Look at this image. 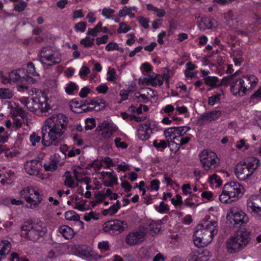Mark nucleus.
Wrapping results in <instances>:
<instances>
[{
  "mask_svg": "<svg viewBox=\"0 0 261 261\" xmlns=\"http://www.w3.org/2000/svg\"><path fill=\"white\" fill-rule=\"evenodd\" d=\"M202 22L206 29H212L216 26V21L210 17H205L202 19Z\"/></svg>",
  "mask_w": 261,
  "mask_h": 261,
  "instance_id": "f704fd0d",
  "label": "nucleus"
},
{
  "mask_svg": "<svg viewBox=\"0 0 261 261\" xmlns=\"http://www.w3.org/2000/svg\"><path fill=\"white\" fill-rule=\"evenodd\" d=\"M134 99L137 101H142L147 99V96L144 94H141L140 92H136L134 94Z\"/></svg>",
  "mask_w": 261,
  "mask_h": 261,
  "instance_id": "774afa93",
  "label": "nucleus"
},
{
  "mask_svg": "<svg viewBox=\"0 0 261 261\" xmlns=\"http://www.w3.org/2000/svg\"><path fill=\"white\" fill-rule=\"evenodd\" d=\"M206 85L210 86L211 89L218 87L222 85L218 78L216 76H208L203 79Z\"/></svg>",
  "mask_w": 261,
  "mask_h": 261,
  "instance_id": "393cba45",
  "label": "nucleus"
},
{
  "mask_svg": "<svg viewBox=\"0 0 261 261\" xmlns=\"http://www.w3.org/2000/svg\"><path fill=\"white\" fill-rule=\"evenodd\" d=\"M106 50L108 51H112L114 50H119L120 48L119 45L117 43L110 42L108 43L105 48Z\"/></svg>",
  "mask_w": 261,
  "mask_h": 261,
  "instance_id": "864d4df0",
  "label": "nucleus"
},
{
  "mask_svg": "<svg viewBox=\"0 0 261 261\" xmlns=\"http://www.w3.org/2000/svg\"><path fill=\"white\" fill-rule=\"evenodd\" d=\"M77 86L75 83L71 82L67 85L65 90L67 94H72L74 91L77 90Z\"/></svg>",
  "mask_w": 261,
  "mask_h": 261,
  "instance_id": "37998d69",
  "label": "nucleus"
},
{
  "mask_svg": "<svg viewBox=\"0 0 261 261\" xmlns=\"http://www.w3.org/2000/svg\"><path fill=\"white\" fill-rule=\"evenodd\" d=\"M171 203L174 205V206H178L179 205H181L183 203L182 200V197L180 195H176L175 198H172L171 199Z\"/></svg>",
  "mask_w": 261,
  "mask_h": 261,
  "instance_id": "13d9d810",
  "label": "nucleus"
},
{
  "mask_svg": "<svg viewBox=\"0 0 261 261\" xmlns=\"http://www.w3.org/2000/svg\"><path fill=\"white\" fill-rule=\"evenodd\" d=\"M248 210L255 217L261 216V195H252L247 201Z\"/></svg>",
  "mask_w": 261,
  "mask_h": 261,
  "instance_id": "2eb2a0df",
  "label": "nucleus"
},
{
  "mask_svg": "<svg viewBox=\"0 0 261 261\" xmlns=\"http://www.w3.org/2000/svg\"><path fill=\"white\" fill-rule=\"evenodd\" d=\"M143 81L146 85H150L152 87L161 86L163 84L164 77L160 74H155L153 73L152 75H149L148 77L144 78Z\"/></svg>",
  "mask_w": 261,
  "mask_h": 261,
  "instance_id": "aec40b11",
  "label": "nucleus"
},
{
  "mask_svg": "<svg viewBox=\"0 0 261 261\" xmlns=\"http://www.w3.org/2000/svg\"><path fill=\"white\" fill-rule=\"evenodd\" d=\"M94 101L98 102V104L94 103V105H90L91 107H94L95 105V108L94 109L96 111H100L103 110L105 107V101L103 99H98L97 98L92 99Z\"/></svg>",
  "mask_w": 261,
  "mask_h": 261,
  "instance_id": "a19ab883",
  "label": "nucleus"
},
{
  "mask_svg": "<svg viewBox=\"0 0 261 261\" xmlns=\"http://www.w3.org/2000/svg\"><path fill=\"white\" fill-rule=\"evenodd\" d=\"M82 106L81 101L73 99L71 100L69 103V107L71 110L75 113H82Z\"/></svg>",
  "mask_w": 261,
  "mask_h": 261,
  "instance_id": "7c9ffc66",
  "label": "nucleus"
},
{
  "mask_svg": "<svg viewBox=\"0 0 261 261\" xmlns=\"http://www.w3.org/2000/svg\"><path fill=\"white\" fill-rule=\"evenodd\" d=\"M39 61L42 64H47V62L51 63L48 64V65H56L62 61V56L61 54L53 51L50 47H43L40 52Z\"/></svg>",
  "mask_w": 261,
  "mask_h": 261,
  "instance_id": "9b49d317",
  "label": "nucleus"
},
{
  "mask_svg": "<svg viewBox=\"0 0 261 261\" xmlns=\"http://www.w3.org/2000/svg\"><path fill=\"white\" fill-rule=\"evenodd\" d=\"M155 208L156 211L161 214L169 211L168 205L163 201L160 202L159 206H155Z\"/></svg>",
  "mask_w": 261,
  "mask_h": 261,
  "instance_id": "c03bdc74",
  "label": "nucleus"
},
{
  "mask_svg": "<svg viewBox=\"0 0 261 261\" xmlns=\"http://www.w3.org/2000/svg\"><path fill=\"white\" fill-rule=\"evenodd\" d=\"M161 113L162 114H165L167 116L172 117L175 113V107L172 105H167L162 108Z\"/></svg>",
  "mask_w": 261,
  "mask_h": 261,
  "instance_id": "c9c22d12",
  "label": "nucleus"
},
{
  "mask_svg": "<svg viewBox=\"0 0 261 261\" xmlns=\"http://www.w3.org/2000/svg\"><path fill=\"white\" fill-rule=\"evenodd\" d=\"M65 218L67 220L77 221L80 220V216L73 211H69L65 213Z\"/></svg>",
  "mask_w": 261,
  "mask_h": 261,
  "instance_id": "4c0bfd02",
  "label": "nucleus"
},
{
  "mask_svg": "<svg viewBox=\"0 0 261 261\" xmlns=\"http://www.w3.org/2000/svg\"><path fill=\"white\" fill-rule=\"evenodd\" d=\"M114 12V10L112 9L105 8L102 10V15L106 18L109 19L112 17Z\"/></svg>",
  "mask_w": 261,
  "mask_h": 261,
  "instance_id": "603ef678",
  "label": "nucleus"
},
{
  "mask_svg": "<svg viewBox=\"0 0 261 261\" xmlns=\"http://www.w3.org/2000/svg\"><path fill=\"white\" fill-rule=\"evenodd\" d=\"M209 254L210 252L207 250L196 252L192 255L191 259L192 261H207L209 259Z\"/></svg>",
  "mask_w": 261,
  "mask_h": 261,
  "instance_id": "b1692460",
  "label": "nucleus"
},
{
  "mask_svg": "<svg viewBox=\"0 0 261 261\" xmlns=\"http://www.w3.org/2000/svg\"><path fill=\"white\" fill-rule=\"evenodd\" d=\"M181 189L185 195L189 194L191 197H194L195 196V194H192V192L189 191L191 189V187L189 184L183 185L181 187Z\"/></svg>",
  "mask_w": 261,
  "mask_h": 261,
  "instance_id": "052dcab7",
  "label": "nucleus"
},
{
  "mask_svg": "<svg viewBox=\"0 0 261 261\" xmlns=\"http://www.w3.org/2000/svg\"><path fill=\"white\" fill-rule=\"evenodd\" d=\"M160 228L161 225L152 221L148 224L147 229L149 231L150 234L153 236L154 233L160 231Z\"/></svg>",
  "mask_w": 261,
  "mask_h": 261,
  "instance_id": "473e14b6",
  "label": "nucleus"
},
{
  "mask_svg": "<svg viewBox=\"0 0 261 261\" xmlns=\"http://www.w3.org/2000/svg\"><path fill=\"white\" fill-rule=\"evenodd\" d=\"M20 70H14L9 74L10 80L19 84V85L23 84L22 76L20 75Z\"/></svg>",
  "mask_w": 261,
  "mask_h": 261,
  "instance_id": "cd10ccee",
  "label": "nucleus"
},
{
  "mask_svg": "<svg viewBox=\"0 0 261 261\" xmlns=\"http://www.w3.org/2000/svg\"><path fill=\"white\" fill-rule=\"evenodd\" d=\"M27 71L28 73L34 76L38 74L35 70V66L32 62H29L28 63Z\"/></svg>",
  "mask_w": 261,
  "mask_h": 261,
  "instance_id": "5fc2aeb1",
  "label": "nucleus"
},
{
  "mask_svg": "<svg viewBox=\"0 0 261 261\" xmlns=\"http://www.w3.org/2000/svg\"><path fill=\"white\" fill-rule=\"evenodd\" d=\"M259 160L256 158L251 157L241 162L236 167V175L241 180H245L249 178L258 168Z\"/></svg>",
  "mask_w": 261,
  "mask_h": 261,
  "instance_id": "423d86ee",
  "label": "nucleus"
},
{
  "mask_svg": "<svg viewBox=\"0 0 261 261\" xmlns=\"http://www.w3.org/2000/svg\"><path fill=\"white\" fill-rule=\"evenodd\" d=\"M13 94L8 89H0V98L10 99L12 97Z\"/></svg>",
  "mask_w": 261,
  "mask_h": 261,
  "instance_id": "ea45409f",
  "label": "nucleus"
},
{
  "mask_svg": "<svg viewBox=\"0 0 261 261\" xmlns=\"http://www.w3.org/2000/svg\"><path fill=\"white\" fill-rule=\"evenodd\" d=\"M127 227L125 221L113 220L107 221L103 224V230L110 234L116 235L123 232Z\"/></svg>",
  "mask_w": 261,
  "mask_h": 261,
  "instance_id": "f8f14e48",
  "label": "nucleus"
},
{
  "mask_svg": "<svg viewBox=\"0 0 261 261\" xmlns=\"http://www.w3.org/2000/svg\"><path fill=\"white\" fill-rule=\"evenodd\" d=\"M116 74L115 69L113 68L109 67L108 71V74L109 75V77H108V80L109 81H115L116 80Z\"/></svg>",
  "mask_w": 261,
  "mask_h": 261,
  "instance_id": "69168bd1",
  "label": "nucleus"
},
{
  "mask_svg": "<svg viewBox=\"0 0 261 261\" xmlns=\"http://www.w3.org/2000/svg\"><path fill=\"white\" fill-rule=\"evenodd\" d=\"M20 236L32 242H37L47 232V228L41 220L24 222L20 227Z\"/></svg>",
  "mask_w": 261,
  "mask_h": 261,
  "instance_id": "7ed1b4c3",
  "label": "nucleus"
},
{
  "mask_svg": "<svg viewBox=\"0 0 261 261\" xmlns=\"http://www.w3.org/2000/svg\"><path fill=\"white\" fill-rule=\"evenodd\" d=\"M203 167L206 171L214 170L218 166L219 159L214 152L204 150L199 154Z\"/></svg>",
  "mask_w": 261,
  "mask_h": 261,
  "instance_id": "9d476101",
  "label": "nucleus"
},
{
  "mask_svg": "<svg viewBox=\"0 0 261 261\" xmlns=\"http://www.w3.org/2000/svg\"><path fill=\"white\" fill-rule=\"evenodd\" d=\"M133 8L124 6L122 9L119 11V15L120 17H124L128 15L130 18H134L135 16V13L132 12Z\"/></svg>",
  "mask_w": 261,
  "mask_h": 261,
  "instance_id": "72a5a7b5",
  "label": "nucleus"
},
{
  "mask_svg": "<svg viewBox=\"0 0 261 261\" xmlns=\"http://www.w3.org/2000/svg\"><path fill=\"white\" fill-rule=\"evenodd\" d=\"M42 163L40 158L27 161L24 164L25 171L31 175H37L42 169Z\"/></svg>",
  "mask_w": 261,
  "mask_h": 261,
  "instance_id": "dca6fc26",
  "label": "nucleus"
},
{
  "mask_svg": "<svg viewBox=\"0 0 261 261\" xmlns=\"http://www.w3.org/2000/svg\"><path fill=\"white\" fill-rule=\"evenodd\" d=\"M27 3L24 1L15 5L14 10L19 12L23 11L27 7Z\"/></svg>",
  "mask_w": 261,
  "mask_h": 261,
  "instance_id": "bf43d9fd",
  "label": "nucleus"
},
{
  "mask_svg": "<svg viewBox=\"0 0 261 261\" xmlns=\"http://www.w3.org/2000/svg\"><path fill=\"white\" fill-rule=\"evenodd\" d=\"M51 161L57 166L58 165H62L63 164V162L61 161V157L58 153H55L53 156H51Z\"/></svg>",
  "mask_w": 261,
  "mask_h": 261,
  "instance_id": "4d7b16f0",
  "label": "nucleus"
},
{
  "mask_svg": "<svg viewBox=\"0 0 261 261\" xmlns=\"http://www.w3.org/2000/svg\"><path fill=\"white\" fill-rule=\"evenodd\" d=\"M81 105H82V109L83 107H86L89 105H95L94 103H96V104L99 103L98 102L95 101H94V100L90 99V98H88V99H87L84 100H82V101H81Z\"/></svg>",
  "mask_w": 261,
  "mask_h": 261,
  "instance_id": "e2e57ef3",
  "label": "nucleus"
},
{
  "mask_svg": "<svg viewBox=\"0 0 261 261\" xmlns=\"http://www.w3.org/2000/svg\"><path fill=\"white\" fill-rule=\"evenodd\" d=\"M224 18L226 20L227 25H233V21H235L236 23H239V21L235 18V15L233 12L231 10H229L225 14Z\"/></svg>",
  "mask_w": 261,
  "mask_h": 261,
  "instance_id": "2f4dec72",
  "label": "nucleus"
},
{
  "mask_svg": "<svg viewBox=\"0 0 261 261\" xmlns=\"http://www.w3.org/2000/svg\"><path fill=\"white\" fill-rule=\"evenodd\" d=\"M64 185L68 186L70 188H74L77 186V184H76L74 182L73 178L70 176H67L64 180Z\"/></svg>",
  "mask_w": 261,
  "mask_h": 261,
  "instance_id": "09e8293b",
  "label": "nucleus"
},
{
  "mask_svg": "<svg viewBox=\"0 0 261 261\" xmlns=\"http://www.w3.org/2000/svg\"><path fill=\"white\" fill-rule=\"evenodd\" d=\"M147 233L146 229L143 226H139L137 229L132 231L126 236L125 243L129 246H134L144 241Z\"/></svg>",
  "mask_w": 261,
  "mask_h": 261,
  "instance_id": "4468645a",
  "label": "nucleus"
},
{
  "mask_svg": "<svg viewBox=\"0 0 261 261\" xmlns=\"http://www.w3.org/2000/svg\"><path fill=\"white\" fill-rule=\"evenodd\" d=\"M245 192L244 187L237 182H230L224 185L219 200L224 203H229L241 198Z\"/></svg>",
  "mask_w": 261,
  "mask_h": 261,
  "instance_id": "39448f33",
  "label": "nucleus"
},
{
  "mask_svg": "<svg viewBox=\"0 0 261 261\" xmlns=\"http://www.w3.org/2000/svg\"><path fill=\"white\" fill-rule=\"evenodd\" d=\"M222 112L220 110H214L204 113L200 115V119L204 122L206 121H212L218 119L221 115Z\"/></svg>",
  "mask_w": 261,
  "mask_h": 261,
  "instance_id": "412c9836",
  "label": "nucleus"
},
{
  "mask_svg": "<svg viewBox=\"0 0 261 261\" xmlns=\"http://www.w3.org/2000/svg\"><path fill=\"white\" fill-rule=\"evenodd\" d=\"M87 24L85 22L81 21L74 25L75 30L77 32H84L86 29Z\"/></svg>",
  "mask_w": 261,
  "mask_h": 261,
  "instance_id": "8fccbe9b",
  "label": "nucleus"
},
{
  "mask_svg": "<svg viewBox=\"0 0 261 261\" xmlns=\"http://www.w3.org/2000/svg\"><path fill=\"white\" fill-rule=\"evenodd\" d=\"M58 231L63 237L67 240L73 238L75 234L73 229L67 225L61 226L59 228Z\"/></svg>",
  "mask_w": 261,
  "mask_h": 261,
  "instance_id": "5701e85b",
  "label": "nucleus"
},
{
  "mask_svg": "<svg viewBox=\"0 0 261 261\" xmlns=\"http://www.w3.org/2000/svg\"><path fill=\"white\" fill-rule=\"evenodd\" d=\"M20 101L28 110L33 112L38 110H40L42 113L46 112L50 109L46 96L40 92L37 96L32 98L22 97Z\"/></svg>",
  "mask_w": 261,
  "mask_h": 261,
  "instance_id": "0eeeda50",
  "label": "nucleus"
},
{
  "mask_svg": "<svg viewBox=\"0 0 261 261\" xmlns=\"http://www.w3.org/2000/svg\"><path fill=\"white\" fill-rule=\"evenodd\" d=\"M232 219L234 221V224H239L241 225L248 222V217L242 211L240 212L239 213H238V214Z\"/></svg>",
  "mask_w": 261,
  "mask_h": 261,
  "instance_id": "bb28decb",
  "label": "nucleus"
},
{
  "mask_svg": "<svg viewBox=\"0 0 261 261\" xmlns=\"http://www.w3.org/2000/svg\"><path fill=\"white\" fill-rule=\"evenodd\" d=\"M19 194L29 204L27 207L31 209L38 206L42 200L39 190L32 187L23 188L20 191Z\"/></svg>",
  "mask_w": 261,
  "mask_h": 261,
  "instance_id": "1a4fd4ad",
  "label": "nucleus"
},
{
  "mask_svg": "<svg viewBox=\"0 0 261 261\" xmlns=\"http://www.w3.org/2000/svg\"><path fill=\"white\" fill-rule=\"evenodd\" d=\"M11 249V244L7 240H3L0 241V252L3 254V255H6L10 252Z\"/></svg>",
  "mask_w": 261,
  "mask_h": 261,
  "instance_id": "c756f323",
  "label": "nucleus"
},
{
  "mask_svg": "<svg viewBox=\"0 0 261 261\" xmlns=\"http://www.w3.org/2000/svg\"><path fill=\"white\" fill-rule=\"evenodd\" d=\"M220 94H218L208 98V104L211 106H214L216 103L218 102L220 100Z\"/></svg>",
  "mask_w": 261,
  "mask_h": 261,
  "instance_id": "680f3d73",
  "label": "nucleus"
},
{
  "mask_svg": "<svg viewBox=\"0 0 261 261\" xmlns=\"http://www.w3.org/2000/svg\"><path fill=\"white\" fill-rule=\"evenodd\" d=\"M140 24L144 28L148 29L149 27L148 23L149 20L147 18H144L143 17L140 16L138 18Z\"/></svg>",
  "mask_w": 261,
  "mask_h": 261,
  "instance_id": "338daca9",
  "label": "nucleus"
},
{
  "mask_svg": "<svg viewBox=\"0 0 261 261\" xmlns=\"http://www.w3.org/2000/svg\"><path fill=\"white\" fill-rule=\"evenodd\" d=\"M209 219L210 217L203 219L197 226V230L193 235V241L197 247H203L211 243L218 233L217 222Z\"/></svg>",
  "mask_w": 261,
  "mask_h": 261,
  "instance_id": "f03ea898",
  "label": "nucleus"
},
{
  "mask_svg": "<svg viewBox=\"0 0 261 261\" xmlns=\"http://www.w3.org/2000/svg\"><path fill=\"white\" fill-rule=\"evenodd\" d=\"M250 241V233L246 230H241L236 236L227 241V249L229 252H237L246 246Z\"/></svg>",
  "mask_w": 261,
  "mask_h": 261,
  "instance_id": "6e6552de",
  "label": "nucleus"
},
{
  "mask_svg": "<svg viewBox=\"0 0 261 261\" xmlns=\"http://www.w3.org/2000/svg\"><path fill=\"white\" fill-rule=\"evenodd\" d=\"M190 129V127L187 126L172 127L166 129L164 134L166 138L180 147L188 144L191 140L192 136L188 133Z\"/></svg>",
  "mask_w": 261,
  "mask_h": 261,
  "instance_id": "20e7f679",
  "label": "nucleus"
},
{
  "mask_svg": "<svg viewBox=\"0 0 261 261\" xmlns=\"http://www.w3.org/2000/svg\"><path fill=\"white\" fill-rule=\"evenodd\" d=\"M153 145L157 149L160 150L164 149L167 146V142L165 140H155L153 142Z\"/></svg>",
  "mask_w": 261,
  "mask_h": 261,
  "instance_id": "58836bf2",
  "label": "nucleus"
},
{
  "mask_svg": "<svg viewBox=\"0 0 261 261\" xmlns=\"http://www.w3.org/2000/svg\"><path fill=\"white\" fill-rule=\"evenodd\" d=\"M101 176L103 185L108 187H112L118 184L117 177L114 174V171L111 172H102Z\"/></svg>",
  "mask_w": 261,
  "mask_h": 261,
  "instance_id": "6ab92c4d",
  "label": "nucleus"
},
{
  "mask_svg": "<svg viewBox=\"0 0 261 261\" xmlns=\"http://www.w3.org/2000/svg\"><path fill=\"white\" fill-rule=\"evenodd\" d=\"M12 115L13 116H19L22 119H24L27 117L25 112L20 107H16L12 110Z\"/></svg>",
  "mask_w": 261,
  "mask_h": 261,
  "instance_id": "e433bc0d",
  "label": "nucleus"
},
{
  "mask_svg": "<svg viewBox=\"0 0 261 261\" xmlns=\"http://www.w3.org/2000/svg\"><path fill=\"white\" fill-rule=\"evenodd\" d=\"M81 169H74L73 171V176L77 181H80L83 179V173L80 171Z\"/></svg>",
  "mask_w": 261,
  "mask_h": 261,
  "instance_id": "0e129e2a",
  "label": "nucleus"
},
{
  "mask_svg": "<svg viewBox=\"0 0 261 261\" xmlns=\"http://www.w3.org/2000/svg\"><path fill=\"white\" fill-rule=\"evenodd\" d=\"M23 84L18 86V90L19 91H24L29 88L28 85L29 84H34L36 82V80L32 77L25 75L22 76Z\"/></svg>",
  "mask_w": 261,
  "mask_h": 261,
  "instance_id": "a878e982",
  "label": "nucleus"
},
{
  "mask_svg": "<svg viewBox=\"0 0 261 261\" xmlns=\"http://www.w3.org/2000/svg\"><path fill=\"white\" fill-rule=\"evenodd\" d=\"M10 261H29L26 258H20L18 253L12 252L11 253V257L9 259Z\"/></svg>",
  "mask_w": 261,
  "mask_h": 261,
  "instance_id": "6e6d98bb",
  "label": "nucleus"
},
{
  "mask_svg": "<svg viewBox=\"0 0 261 261\" xmlns=\"http://www.w3.org/2000/svg\"><path fill=\"white\" fill-rule=\"evenodd\" d=\"M131 29L129 25L124 22H121L119 24V27L117 29V33L119 34L126 33Z\"/></svg>",
  "mask_w": 261,
  "mask_h": 261,
  "instance_id": "a18cd8bd",
  "label": "nucleus"
},
{
  "mask_svg": "<svg viewBox=\"0 0 261 261\" xmlns=\"http://www.w3.org/2000/svg\"><path fill=\"white\" fill-rule=\"evenodd\" d=\"M188 109L185 106L175 107V113L172 116V119L175 121H181L182 118L179 117L178 115H181L188 113Z\"/></svg>",
  "mask_w": 261,
  "mask_h": 261,
  "instance_id": "c85d7f7f",
  "label": "nucleus"
},
{
  "mask_svg": "<svg viewBox=\"0 0 261 261\" xmlns=\"http://www.w3.org/2000/svg\"><path fill=\"white\" fill-rule=\"evenodd\" d=\"M41 137L35 132L32 133L29 137L32 146H36L42 139V143L44 146L51 144L56 145L65 133L68 125V119L62 113L54 114L48 117L45 121Z\"/></svg>",
  "mask_w": 261,
  "mask_h": 261,
  "instance_id": "f257e3e1",
  "label": "nucleus"
},
{
  "mask_svg": "<svg viewBox=\"0 0 261 261\" xmlns=\"http://www.w3.org/2000/svg\"><path fill=\"white\" fill-rule=\"evenodd\" d=\"M231 92L235 96H243L245 94L240 79L232 83L231 86Z\"/></svg>",
  "mask_w": 261,
  "mask_h": 261,
  "instance_id": "4be33fe9",
  "label": "nucleus"
},
{
  "mask_svg": "<svg viewBox=\"0 0 261 261\" xmlns=\"http://www.w3.org/2000/svg\"><path fill=\"white\" fill-rule=\"evenodd\" d=\"M209 181L211 184H216V186H219L222 184V180L220 177L216 174H214L209 177Z\"/></svg>",
  "mask_w": 261,
  "mask_h": 261,
  "instance_id": "79ce46f5",
  "label": "nucleus"
},
{
  "mask_svg": "<svg viewBox=\"0 0 261 261\" xmlns=\"http://www.w3.org/2000/svg\"><path fill=\"white\" fill-rule=\"evenodd\" d=\"M94 40V39L93 38L90 39V37H86L85 38L82 39L81 40L80 43L85 47H89L93 45Z\"/></svg>",
  "mask_w": 261,
  "mask_h": 261,
  "instance_id": "de8ad7c7",
  "label": "nucleus"
},
{
  "mask_svg": "<svg viewBox=\"0 0 261 261\" xmlns=\"http://www.w3.org/2000/svg\"><path fill=\"white\" fill-rule=\"evenodd\" d=\"M241 211H242L239 210L237 207H232L229 210L227 213V218L230 217V218H232Z\"/></svg>",
  "mask_w": 261,
  "mask_h": 261,
  "instance_id": "3c124183",
  "label": "nucleus"
},
{
  "mask_svg": "<svg viewBox=\"0 0 261 261\" xmlns=\"http://www.w3.org/2000/svg\"><path fill=\"white\" fill-rule=\"evenodd\" d=\"M95 126V120L94 118H87L85 120V129L91 130Z\"/></svg>",
  "mask_w": 261,
  "mask_h": 261,
  "instance_id": "49530a36",
  "label": "nucleus"
},
{
  "mask_svg": "<svg viewBox=\"0 0 261 261\" xmlns=\"http://www.w3.org/2000/svg\"><path fill=\"white\" fill-rule=\"evenodd\" d=\"M99 136L102 138L107 139L110 138L116 131V127L110 123L104 122L98 126L97 128Z\"/></svg>",
  "mask_w": 261,
  "mask_h": 261,
  "instance_id": "f3484780",
  "label": "nucleus"
},
{
  "mask_svg": "<svg viewBox=\"0 0 261 261\" xmlns=\"http://www.w3.org/2000/svg\"><path fill=\"white\" fill-rule=\"evenodd\" d=\"M241 84L243 86V89L246 94L247 92L251 91L254 88L257 82V78L253 75H246L240 79Z\"/></svg>",
  "mask_w": 261,
  "mask_h": 261,
  "instance_id": "a211bd4d",
  "label": "nucleus"
},
{
  "mask_svg": "<svg viewBox=\"0 0 261 261\" xmlns=\"http://www.w3.org/2000/svg\"><path fill=\"white\" fill-rule=\"evenodd\" d=\"M158 124L152 120L147 121L145 123L140 124L138 128V137L141 140L148 139L153 131H157Z\"/></svg>",
  "mask_w": 261,
  "mask_h": 261,
  "instance_id": "ddd939ff",
  "label": "nucleus"
}]
</instances>
